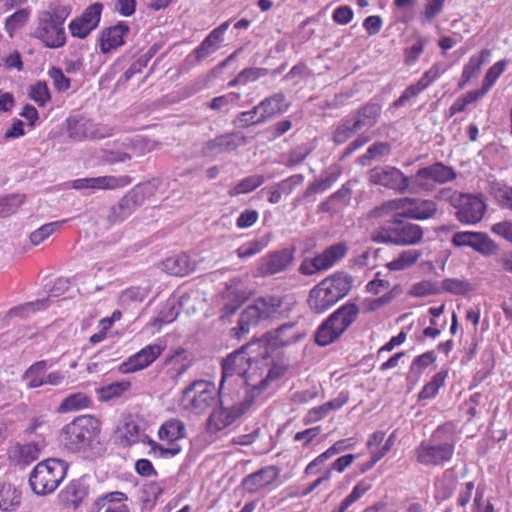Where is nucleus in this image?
I'll return each instance as SVG.
<instances>
[{
    "label": "nucleus",
    "mask_w": 512,
    "mask_h": 512,
    "mask_svg": "<svg viewBox=\"0 0 512 512\" xmlns=\"http://www.w3.org/2000/svg\"><path fill=\"white\" fill-rule=\"evenodd\" d=\"M427 40L424 38H418V40L410 47L404 50V63L406 65L414 64L419 56L424 51L425 44Z\"/></svg>",
    "instance_id": "864d4df0"
},
{
    "label": "nucleus",
    "mask_w": 512,
    "mask_h": 512,
    "mask_svg": "<svg viewBox=\"0 0 512 512\" xmlns=\"http://www.w3.org/2000/svg\"><path fill=\"white\" fill-rule=\"evenodd\" d=\"M254 346H261V343H247L241 348L229 354L222 361V376L220 381L219 394H221L222 390L224 389V385L229 378L234 376L242 378L250 369L252 361L257 360V357H252L250 355V350Z\"/></svg>",
    "instance_id": "9b49d317"
},
{
    "label": "nucleus",
    "mask_w": 512,
    "mask_h": 512,
    "mask_svg": "<svg viewBox=\"0 0 512 512\" xmlns=\"http://www.w3.org/2000/svg\"><path fill=\"white\" fill-rule=\"evenodd\" d=\"M440 287L441 292L445 291L455 295H463L470 290L469 282L455 278L444 279Z\"/></svg>",
    "instance_id": "603ef678"
},
{
    "label": "nucleus",
    "mask_w": 512,
    "mask_h": 512,
    "mask_svg": "<svg viewBox=\"0 0 512 512\" xmlns=\"http://www.w3.org/2000/svg\"><path fill=\"white\" fill-rule=\"evenodd\" d=\"M339 174L340 172L335 168H329L324 171L318 179L307 187L305 196L326 191L337 181Z\"/></svg>",
    "instance_id": "473e14b6"
},
{
    "label": "nucleus",
    "mask_w": 512,
    "mask_h": 512,
    "mask_svg": "<svg viewBox=\"0 0 512 512\" xmlns=\"http://www.w3.org/2000/svg\"><path fill=\"white\" fill-rule=\"evenodd\" d=\"M288 104L285 102V95L283 93L273 94L263 99L258 108L261 109L260 121H267L277 114H281L288 109Z\"/></svg>",
    "instance_id": "393cba45"
},
{
    "label": "nucleus",
    "mask_w": 512,
    "mask_h": 512,
    "mask_svg": "<svg viewBox=\"0 0 512 512\" xmlns=\"http://www.w3.org/2000/svg\"><path fill=\"white\" fill-rule=\"evenodd\" d=\"M483 64V60L481 57L472 56L468 62L464 66L462 72V78H465L466 81H470V79L478 74Z\"/></svg>",
    "instance_id": "052dcab7"
},
{
    "label": "nucleus",
    "mask_w": 512,
    "mask_h": 512,
    "mask_svg": "<svg viewBox=\"0 0 512 512\" xmlns=\"http://www.w3.org/2000/svg\"><path fill=\"white\" fill-rule=\"evenodd\" d=\"M68 16L65 7L46 11L39 17L33 37L39 39L48 48H59L66 43L64 21Z\"/></svg>",
    "instance_id": "0eeeda50"
},
{
    "label": "nucleus",
    "mask_w": 512,
    "mask_h": 512,
    "mask_svg": "<svg viewBox=\"0 0 512 512\" xmlns=\"http://www.w3.org/2000/svg\"><path fill=\"white\" fill-rule=\"evenodd\" d=\"M40 449L34 442L24 445L16 444L10 452V458L17 465H29L31 462L38 459Z\"/></svg>",
    "instance_id": "c756f323"
},
{
    "label": "nucleus",
    "mask_w": 512,
    "mask_h": 512,
    "mask_svg": "<svg viewBox=\"0 0 512 512\" xmlns=\"http://www.w3.org/2000/svg\"><path fill=\"white\" fill-rule=\"evenodd\" d=\"M149 445L151 447L152 452L158 453L159 456L163 457V458L168 457V456L172 457V456L178 455L182 451L181 446H179L178 444H174L170 448H165L161 444H158L156 441L149 440Z\"/></svg>",
    "instance_id": "680f3d73"
},
{
    "label": "nucleus",
    "mask_w": 512,
    "mask_h": 512,
    "mask_svg": "<svg viewBox=\"0 0 512 512\" xmlns=\"http://www.w3.org/2000/svg\"><path fill=\"white\" fill-rule=\"evenodd\" d=\"M137 195L135 193H128L125 195L118 204L112 206L107 215V220L110 224L126 219L137 206Z\"/></svg>",
    "instance_id": "bb28decb"
},
{
    "label": "nucleus",
    "mask_w": 512,
    "mask_h": 512,
    "mask_svg": "<svg viewBox=\"0 0 512 512\" xmlns=\"http://www.w3.org/2000/svg\"><path fill=\"white\" fill-rule=\"evenodd\" d=\"M163 267L171 275L185 276L195 269V262L187 254H180L167 258Z\"/></svg>",
    "instance_id": "c85d7f7f"
},
{
    "label": "nucleus",
    "mask_w": 512,
    "mask_h": 512,
    "mask_svg": "<svg viewBox=\"0 0 512 512\" xmlns=\"http://www.w3.org/2000/svg\"><path fill=\"white\" fill-rule=\"evenodd\" d=\"M381 205L370 211L369 217L384 219L377 231L372 234L376 243L393 244L397 246H412L420 243L424 231L418 224L409 221L400 210L380 212Z\"/></svg>",
    "instance_id": "f257e3e1"
},
{
    "label": "nucleus",
    "mask_w": 512,
    "mask_h": 512,
    "mask_svg": "<svg viewBox=\"0 0 512 512\" xmlns=\"http://www.w3.org/2000/svg\"><path fill=\"white\" fill-rule=\"evenodd\" d=\"M454 450L452 443L432 444L422 441L414 450L415 461L424 467L444 466L452 459Z\"/></svg>",
    "instance_id": "ddd939ff"
},
{
    "label": "nucleus",
    "mask_w": 512,
    "mask_h": 512,
    "mask_svg": "<svg viewBox=\"0 0 512 512\" xmlns=\"http://www.w3.org/2000/svg\"><path fill=\"white\" fill-rule=\"evenodd\" d=\"M20 503L21 492L12 484L0 483V511H12Z\"/></svg>",
    "instance_id": "2f4dec72"
},
{
    "label": "nucleus",
    "mask_w": 512,
    "mask_h": 512,
    "mask_svg": "<svg viewBox=\"0 0 512 512\" xmlns=\"http://www.w3.org/2000/svg\"><path fill=\"white\" fill-rule=\"evenodd\" d=\"M451 204L456 209V218L465 224L478 223L486 211L484 201L480 197L470 194H458L451 199Z\"/></svg>",
    "instance_id": "4468645a"
},
{
    "label": "nucleus",
    "mask_w": 512,
    "mask_h": 512,
    "mask_svg": "<svg viewBox=\"0 0 512 512\" xmlns=\"http://www.w3.org/2000/svg\"><path fill=\"white\" fill-rule=\"evenodd\" d=\"M130 387L131 383L129 381H120L102 386L97 389L98 398L102 402L119 398L125 391L129 390Z\"/></svg>",
    "instance_id": "e433bc0d"
},
{
    "label": "nucleus",
    "mask_w": 512,
    "mask_h": 512,
    "mask_svg": "<svg viewBox=\"0 0 512 512\" xmlns=\"http://www.w3.org/2000/svg\"><path fill=\"white\" fill-rule=\"evenodd\" d=\"M128 497L125 493L120 491H114L104 494L103 496H100L96 499L94 502V508L96 509V512H99L102 508H104L107 504L113 505L114 504H122L123 502L127 501Z\"/></svg>",
    "instance_id": "8fccbe9b"
},
{
    "label": "nucleus",
    "mask_w": 512,
    "mask_h": 512,
    "mask_svg": "<svg viewBox=\"0 0 512 512\" xmlns=\"http://www.w3.org/2000/svg\"><path fill=\"white\" fill-rule=\"evenodd\" d=\"M67 220L55 221L42 225L30 234V241L33 245L41 244L46 238L56 232Z\"/></svg>",
    "instance_id": "a18cd8bd"
},
{
    "label": "nucleus",
    "mask_w": 512,
    "mask_h": 512,
    "mask_svg": "<svg viewBox=\"0 0 512 512\" xmlns=\"http://www.w3.org/2000/svg\"><path fill=\"white\" fill-rule=\"evenodd\" d=\"M129 32V27L125 23H118L115 26L103 30L99 39L102 53H108L112 49L124 44V36Z\"/></svg>",
    "instance_id": "5701e85b"
},
{
    "label": "nucleus",
    "mask_w": 512,
    "mask_h": 512,
    "mask_svg": "<svg viewBox=\"0 0 512 512\" xmlns=\"http://www.w3.org/2000/svg\"><path fill=\"white\" fill-rule=\"evenodd\" d=\"M395 210H400L413 220H427L435 216L438 207L433 200L405 197L383 203L379 211L385 213Z\"/></svg>",
    "instance_id": "1a4fd4ad"
},
{
    "label": "nucleus",
    "mask_w": 512,
    "mask_h": 512,
    "mask_svg": "<svg viewBox=\"0 0 512 512\" xmlns=\"http://www.w3.org/2000/svg\"><path fill=\"white\" fill-rule=\"evenodd\" d=\"M102 10L103 5L101 3H93L83 11L79 18L94 30L100 22Z\"/></svg>",
    "instance_id": "09e8293b"
},
{
    "label": "nucleus",
    "mask_w": 512,
    "mask_h": 512,
    "mask_svg": "<svg viewBox=\"0 0 512 512\" xmlns=\"http://www.w3.org/2000/svg\"><path fill=\"white\" fill-rule=\"evenodd\" d=\"M390 152L391 145L388 142H375L367 149L365 154L358 157L357 163L362 166H368L372 161L380 160L389 155Z\"/></svg>",
    "instance_id": "c9c22d12"
},
{
    "label": "nucleus",
    "mask_w": 512,
    "mask_h": 512,
    "mask_svg": "<svg viewBox=\"0 0 512 512\" xmlns=\"http://www.w3.org/2000/svg\"><path fill=\"white\" fill-rule=\"evenodd\" d=\"M161 440L173 443L186 437V426L179 419H170L163 423L158 431Z\"/></svg>",
    "instance_id": "7c9ffc66"
},
{
    "label": "nucleus",
    "mask_w": 512,
    "mask_h": 512,
    "mask_svg": "<svg viewBox=\"0 0 512 512\" xmlns=\"http://www.w3.org/2000/svg\"><path fill=\"white\" fill-rule=\"evenodd\" d=\"M382 107L378 103L370 102L357 110L356 114L351 117L354 121V128L360 130L364 127L370 128L374 126L381 114Z\"/></svg>",
    "instance_id": "a878e982"
},
{
    "label": "nucleus",
    "mask_w": 512,
    "mask_h": 512,
    "mask_svg": "<svg viewBox=\"0 0 512 512\" xmlns=\"http://www.w3.org/2000/svg\"><path fill=\"white\" fill-rule=\"evenodd\" d=\"M353 10L346 5L336 8L333 12V20L341 25L348 24L353 19Z\"/></svg>",
    "instance_id": "0e129e2a"
},
{
    "label": "nucleus",
    "mask_w": 512,
    "mask_h": 512,
    "mask_svg": "<svg viewBox=\"0 0 512 512\" xmlns=\"http://www.w3.org/2000/svg\"><path fill=\"white\" fill-rule=\"evenodd\" d=\"M91 123L89 121L83 119H69L68 120V135L74 141H81L83 139L88 138L91 133L89 132V128Z\"/></svg>",
    "instance_id": "a19ab883"
},
{
    "label": "nucleus",
    "mask_w": 512,
    "mask_h": 512,
    "mask_svg": "<svg viewBox=\"0 0 512 512\" xmlns=\"http://www.w3.org/2000/svg\"><path fill=\"white\" fill-rule=\"evenodd\" d=\"M217 402L214 384L205 380H195L182 391L180 405L183 409L201 414Z\"/></svg>",
    "instance_id": "6e6552de"
},
{
    "label": "nucleus",
    "mask_w": 512,
    "mask_h": 512,
    "mask_svg": "<svg viewBox=\"0 0 512 512\" xmlns=\"http://www.w3.org/2000/svg\"><path fill=\"white\" fill-rule=\"evenodd\" d=\"M99 433V421L93 416L83 415L61 429L60 441L66 449L77 452L90 447Z\"/></svg>",
    "instance_id": "20e7f679"
},
{
    "label": "nucleus",
    "mask_w": 512,
    "mask_h": 512,
    "mask_svg": "<svg viewBox=\"0 0 512 512\" xmlns=\"http://www.w3.org/2000/svg\"><path fill=\"white\" fill-rule=\"evenodd\" d=\"M265 181L263 175H252L241 180L235 185L230 191V196H238L240 194H246L254 191L256 188L261 186Z\"/></svg>",
    "instance_id": "79ce46f5"
},
{
    "label": "nucleus",
    "mask_w": 512,
    "mask_h": 512,
    "mask_svg": "<svg viewBox=\"0 0 512 512\" xmlns=\"http://www.w3.org/2000/svg\"><path fill=\"white\" fill-rule=\"evenodd\" d=\"M455 247H471L482 255H492L498 247L487 234L482 232H456L451 240Z\"/></svg>",
    "instance_id": "2eb2a0df"
},
{
    "label": "nucleus",
    "mask_w": 512,
    "mask_h": 512,
    "mask_svg": "<svg viewBox=\"0 0 512 512\" xmlns=\"http://www.w3.org/2000/svg\"><path fill=\"white\" fill-rule=\"evenodd\" d=\"M294 248H285L269 254L263 259L261 271L273 275L284 271L294 260Z\"/></svg>",
    "instance_id": "aec40b11"
},
{
    "label": "nucleus",
    "mask_w": 512,
    "mask_h": 512,
    "mask_svg": "<svg viewBox=\"0 0 512 512\" xmlns=\"http://www.w3.org/2000/svg\"><path fill=\"white\" fill-rule=\"evenodd\" d=\"M246 144V138L238 133H229L218 136L204 144L201 153L205 157L235 151L239 146Z\"/></svg>",
    "instance_id": "f3484780"
},
{
    "label": "nucleus",
    "mask_w": 512,
    "mask_h": 512,
    "mask_svg": "<svg viewBox=\"0 0 512 512\" xmlns=\"http://www.w3.org/2000/svg\"><path fill=\"white\" fill-rule=\"evenodd\" d=\"M446 377V371H440L436 373L431 379V381L428 382L420 391L418 395L419 400L433 398L437 394L439 388L444 385Z\"/></svg>",
    "instance_id": "c03bdc74"
},
{
    "label": "nucleus",
    "mask_w": 512,
    "mask_h": 512,
    "mask_svg": "<svg viewBox=\"0 0 512 512\" xmlns=\"http://www.w3.org/2000/svg\"><path fill=\"white\" fill-rule=\"evenodd\" d=\"M87 487L79 480L72 481L63 492L66 504L74 509L78 508L83 499L87 496Z\"/></svg>",
    "instance_id": "f704fd0d"
},
{
    "label": "nucleus",
    "mask_w": 512,
    "mask_h": 512,
    "mask_svg": "<svg viewBox=\"0 0 512 512\" xmlns=\"http://www.w3.org/2000/svg\"><path fill=\"white\" fill-rule=\"evenodd\" d=\"M456 178L455 171L444 165L442 162H436L430 166L420 168L412 176V193L420 191L431 192L435 189V184H444Z\"/></svg>",
    "instance_id": "9d476101"
},
{
    "label": "nucleus",
    "mask_w": 512,
    "mask_h": 512,
    "mask_svg": "<svg viewBox=\"0 0 512 512\" xmlns=\"http://www.w3.org/2000/svg\"><path fill=\"white\" fill-rule=\"evenodd\" d=\"M267 380H262L259 385L249 387L243 385L236 393L237 400L233 398H220V408L214 410L209 416L208 423L215 430L220 431L234 423L254 403L256 397L266 388Z\"/></svg>",
    "instance_id": "7ed1b4c3"
},
{
    "label": "nucleus",
    "mask_w": 512,
    "mask_h": 512,
    "mask_svg": "<svg viewBox=\"0 0 512 512\" xmlns=\"http://www.w3.org/2000/svg\"><path fill=\"white\" fill-rule=\"evenodd\" d=\"M422 253L419 250H405L393 261L387 264V267L392 271L404 270L415 264L421 257Z\"/></svg>",
    "instance_id": "58836bf2"
},
{
    "label": "nucleus",
    "mask_w": 512,
    "mask_h": 512,
    "mask_svg": "<svg viewBox=\"0 0 512 512\" xmlns=\"http://www.w3.org/2000/svg\"><path fill=\"white\" fill-rule=\"evenodd\" d=\"M30 10L22 8L10 15L5 21V30L10 37H13L14 32L22 28L28 21Z\"/></svg>",
    "instance_id": "37998d69"
},
{
    "label": "nucleus",
    "mask_w": 512,
    "mask_h": 512,
    "mask_svg": "<svg viewBox=\"0 0 512 512\" xmlns=\"http://www.w3.org/2000/svg\"><path fill=\"white\" fill-rule=\"evenodd\" d=\"M68 463L61 459L49 458L39 462L29 476L32 491L40 496L54 492L64 480Z\"/></svg>",
    "instance_id": "39448f33"
},
{
    "label": "nucleus",
    "mask_w": 512,
    "mask_h": 512,
    "mask_svg": "<svg viewBox=\"0 0 512 512\" xmlns=\"http://www.w3.org/2000/svg\"><path fill=\"white\" fill-rule=\"evenodd\" d=\"M163 347L159 344H151L123 362L119 366V371L123 374L133 373L142 370L152 364L162 353Z\"/></svg>",
    "instance_id": "dca6fc26"
},
{
    "label": "nucleus",
    "mask_w": 512,
    "mask_h": 512,
    "mask_svg": "<svg viewBox=\"0 0 512 512\" xmlns=\"http://www.w3.org/2000/svg\"><path fill=\"white\" fill-rule=\"evenodd\" d=\"M130 183L128 176H100L93 178L76 179L72 182V187L77 190L81 189H114L122 187Z\"/></svg>",
    "instance_id": "6ab92c4d"
},
{
    "label": "nucleus",
    "mask_w": 512,
    "mask_h": 512,
    "mask_svg": "<svg viewBox=\"0 0 512 512\" xmlns=\"http://www.w3.org/2000/svg\"><path fill=\"white\" fill-rule=\"evenodd\" d=\"M446 0H427L422 14V21L429 22L433 20L443 9Z\"/></svg>",
    "instance_id": "13d9d810"
},
{
    "label": "nucleus",
    "mask_w": 512,
    "mask_h": 512,
    "mask_svg": "<svg viewBox=\"0 0 512 512\" xmlns=\"http://www.w3.org/2000/svg\"><path fill=\"white\" fill-rule=\"evenodd\" d=\"M338 299L333 295L321 281L309 292L308 305L310 309L317 314H321L332 307Z\"/></svg>",
    "instance_id": "412c9836"
},
{
    "label": "nucleus",
    "mask_w": 512,
    "mask_h": 512,
    "mask_svg": "<svg viewBox=\"0 0 512 512\" xmlns=\"http://www.w3.org/2000/svg\"><path fill=\"white\" fill-rule=\"evenodd\" d=\"M347 253V247L343 243L334 244L326 248L323 253L312 259V265L318 270H327L337 261L341 260Z\"/></svg>",
    "instance_id": "b1692460"
},
{
    "label": "nucleus",
    "mask_w": 512,
    "mask_h": 512,
    "mask_svg": "<svg viewBox=\"0 0 512 512\" xmlns=\"http://www.w3.org/2000/svg\"><path fill=\"white\" fill-rule=\"evenodd\" d=\"M371 184L395 190L401 194L412 193V176H405L401 170L392 166H377L368 173Z\"/></svg>",
    "instance_id": "f8f14e48"
},
{
    "label": "nucleus",
    "mask_w": 512,
    "mask_h": 512,
    "mask_svg": "<svg viewBox=\"0 0 512 512\" xmlns=\"http://www.w3.org/2000/svg\"><path fill=\"white\" fill-rule=\"evenodd\" d=\"M49 297L38 299L33 302H27L23 305L14 307L9 310L10 316H19V317H27L30 313L36 312L38 310L44 309L48 306Z\"/></svg>",
    "instance_id": "49530a36"
},
{
    "label": "nucleus",
    "mask_w": 512,
    "mask_h": 512,
    "mask_svg": "<svg viewBox=\"0 0 512 512\" xmlns=\"http://www.w3.org/2000/svg\"><path fill=\"white\" fill-rule=\"evenodd\" d=\"M279 469L274 466H266L247 475L242 480V487L249 493H256L260 489L273 483L279 476Z\"/></svg>",
    "instance_id": "a211bd4d"
},
{
    "label": "nucleus",
    "mask_w": 512,
    "mask_h": 512,
    "mask_svg": "<svg viewBox=\"0 0 512 512\" xmlns=\"http://www.w3.org/2000/svg\"><path fill=\"white\" fill-rule=\"evenodd\" d=\"M358 131H360V129L354 128L353 119L351 117H346L342 119L340 124L336 127L333 133V140L336 144H343Z\"/></svg>",
    "instance_id": "ea45409f"
},
{
    "label": "nucleus",
    "mask_w": 512,
    "mask_h": 512,
    "mask_svg": "<svg viewBox=\"0 0 512 512\" xmlns=\"http://www.w3.org/2000/svg\"><path fill=\"white\" fill-rule=\"evenodd\" d=\"M436 360L435 353L433 351H427L419 356H417L411 365V369L417 368L419 371L427 368L430 364H432Z\"/></svg>",
    "instance_id": "338daca9"
},
{
    "label": "nucleus",
    "mask_w": 512,
    "mask_h": 512,
    "mask_svg": "<svg viewBox=\"0 0 512 512\" xmlns=\"http://www.w3.org/2000/svg\"><path fill=\"white\" fill-rule=\"evenodd\" d=\"M504 66L505 64L503 62H497L490 67L485 75L483 86H487L489 90L497 78L503 73Z\"/></svg>",
    "instance_id": "69168bd1"
},
{
    "label": "nucleus",
    "mask_w": 512,
    "mask_h": 512,
    "mask_svg": "<svg viewBox=\"0 0 512 512\" xmlns=\"http://www.w3.org/2000/svg\"><path fill=\"white\" fill-rule=\"evenodd\" d=\"M29 96L40 106H43L48 100H50L47 84L45 82L38 81L35 85L30 87Z\"/></svg>",
    "instance_id": "5fc2aeb1"
},
{
    "label": "nucleus",
    "mask_w": 512,
    "mask_h": 512,
    "mask_svg": "<svg viewBox=\"0 0 512 512\" xmlns=\"http://www.w3.org/2000/svg\"><path fill=\"white\" fill-rule=\"evenodd\" d=\"M69 31L73 37L80 39L86 38L93 30L88 24L84 23L81 18L77 17L72 20L68 26Z\"/></svg>",
    "instance_id": "bf43d9fd"
},
{
    "label": "nucleus",
    "mask_w": 512,
    "mask_h": 512,
    "mask_svg": "<svg viewBox=\"0 0 512 512\" xmlns=\"http://www.w3.org/2000/svg\"><path fill=\"white\" fill-rule=\"evenodd\" d=\"M48 75L53 80V85L58 91H66L70 88V79L64 75L60 68L52 67L48 71Z\"/></svg>",
    "instance_id": "4d7b16f0"
},
{
    "label": "nucleus",
    "mask_w": 512,
    "mask_h": 512,
    "mask_svg": "<svg viewBox=\"0 0 512 512\" xmlns=\"http://www.w3.org/2000/svg\"><path fill=\"white\" fill-rule=\"evenodd\" d=\"M322 282L339 301L350 292L353 285V277L346 273L338 272L322 280Z\"/></svg>",
    "instance_id": "cd10ccee"
},
{
    "label": "nucleus",
    "mask_w": 512,
    "mask_h": 512,
    "mask_svg": "<svg viewBox=\"0 0 512 512\" xmlns=\"http://www.w3.org/2000/svg\"><path fill=\"white\" fill-rule=\"evenodd\" d=\"M351 192V189L347 185H343L338 191L329 196L330 201H332L335 205V212L339 211L350 203Z\"/></svg>",
    "instance_id": "6e6d98bb"
},
{
    "label": "nucleus",
    "mask_w": 512,
    "mask_h": 512,
    "mask_svg": "<svg viewBox=\"0 0 512 512\" xmlns=\"http://www.w3.org/2000/svg\"><path fill=\"white\" fill-rule=\"evenodd\" d=\"M295 327L294 323H286L277 328L274 331V343L275 346H287L299 341L304 334L299 331H293Z\"/></svg>",
    "instance_id": "72a5a7b5"
},
{
    "label": "nucleus",
    "mask_w": 512,
    "mask_h": 512,
    "mask_svg": "<svg viewBox=\"0 0 512 512\" xmlns=\"http://www.w3.org/2000/svg\"><path fill=\"white\" fill-rule=\"evenodd\" d=\"M359 308L354 303H347L334 311L317 329L315 342L327 346L338 339L353 322L356 321Z\"/></svg>",
    "instance_id": "423d86ee"
},
{
    "label": "nucleus",
    "mask_w": 512,
    "mask_h": 512,
    "mask_svg": "<svg viewBox=\"0 0 512 512\" xmlns=\"http://www.w3.org/2000/svg\"><path fill=\"white\" fill-rule=\"evenodd\" d=\"M136 154V148L132 147L131 152H123V151H109L107 152L105 159L108 163H119V162H126L128 160H131L133 157H135Z\"/></svg>",
    "instance_id": "e2e57ef3"
},
{
    "label": "nucleus",
    "mask_w": 512,
    "mask_h": 512,
    "mask_svg": "<svg viewBox=\"0 0 512 512\" xmlns=\"http://www.w3.org/2000/svg\"><path fill=\"white\" fill-rule=\"evenodd\" d=\"M492 232L512 243V222L504 221L496 223L491 228Z\"/></svg>",
    "instance_id": "774afa93"
},
{
    "label": "nucleus",
    "mask_w": 512,
    "mask_h": 512,
    "mask_svg": "<svg viewBox=\"0 0 512 512\" xmlns=\"http://www.w3.org/2000/svg\"><path fill=\"white\" fill-rule=\"evenodd\" d=\"M91 403L90 398L82 393L77 392L67 396L59 405L57 411L60 413L83 409L89 407Z\"/></svg>",
    "instance_id": "4c0bfd02"
},
{
    "label": "nucleus",
    "mask_w": 512,
    "mask_h": 512,
    "mask_svg": "<svg viewBox=\"0 0 512 512\" xmlns=\"http://www.w3.org/2000/svg\"><path fill=\"white\" fill-rule=\"evenodd\" d=\"M229 27V21L222 23L220 26L210 32V34L201 42V44L193 51L198 62L213 54L223 42V35Z\"/></svg>",
    "instance_id": "4be33fe9"
},
{
    "label": "nucleus",
    "mask_w": 512,
    "mask_h": 512,
    "mask_svg": "<svg viewBox=\"0 0 512 512\" xmlns=\"http://www.w3.org/2000/svg\"><path fill=\"white\" fill-rule=\"evenodd\" d=\"M261 109L258 104L249 111L241 112L237 115L234 124L240 128H248L253 125L262 124L265 121H260Z\"/></svg>",
    "instance_id": "de8ad7c7"
},
{
    "label": "nucleus",
    "mask_w": 512,
    "mask_h": 512,
    "mask_svg": "<svg viewBox=\"0 0 512 512\" xmlns=\"http://www.w3.org/2000/svg\"><path fill=\"white\" fill-rule=\"evenodd\" d=\"M441 293V287L431 280L421 281L411 287L410 294L414 297H425Z\"/></svg>",
    "instance_id": "3c124183"
},
{
    "label": "nucleus",
    "mask_w": 512,
    "mask_h": 512,
    "mask_svg": "<svg viewBox=\"0 0 512 512\" xmlns=\"http://www.w3.org/2000/svg\"><path fill=\"white\" fill-rule=\"evenodd\" d=\"M293 302L287 297L264 296L256 299L253 304L247 306L239 316L238 326L233 330L240 338L241 334L248 333L271 319H280L288 315Z\"/></svg>",
    "instance_id": "f03ea898"
}]
</instances>
